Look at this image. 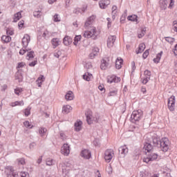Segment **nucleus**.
Masks as SVG:
<instances>
[{
	"label": "nucleus",
	"instance_id": "1",
	"mask_svg": "<svg viewBox=\"0 0 177 177\" xmlns=\"http://www.w3.org/2000/svg\"><path fill=\"white\" fill-rule=\"evenodd\" d=\"M145 140L147 143H150L152 146L155 147H160L162 151L164 153H167L169 149V140L167 138H162L160 140H158V138L157 137V134L147 135Z\"/></svg>",
	"mask_w": 177,
	"mask_h": 177
},
{
	"label": "nucleus",
	"instance_id": "2",
	"mask_svg": "<svg viewBox=\"0 0 177 177\" xmlns=\"http://www.w3.org/2000/svg\"><path fill=\"white\" fill-rule=\"evenodd\" d=\"M143 118V111L140 109L133 111L131 115V122H139Z\"/></svg>",
	"mask_w": 177,
	"mask_h": 177
},
{
	"label": "nucleus",
	"instance_id": "3",
	"mask_svg": "<svg viewBox=\"0 0 177 177\" xmlns=\"http://www.w3.org/2000/svg\"><path fill=\"white\" fill-rule=\"evenodd\" d=\"M88 30L84 31L83 36L84 38H93V39H96V28L91 27V29H88Z\"/></svg>",
	"mask_w": 177,
	"mask_h": 177
},
{
	"label": "nucleus",
	"instance_id": "4",
	"mask_svg": "<svg viewBox=\"0 0 177 177\" xmlns=\"http://www.w3.org/2000/svg\"><path fill=\"white\" fill-rule=\"evenodd\" d=\"M85 115L86 117L87 123L89 125H91V124H92V121H94L95 122H99V116H95V118H93L92 116V111L88 110L85 113Z\"/></svg>",
	"mask_w": 177,
	"mask_h": 177
},
{
	"label": "nucleus",
	"instance_id": "5",
	"mask_svg": "<svg viewBox=\"0 0 177 177\" xmlns=\"http://www.w3.org/2000/svg\"><path fill=\"white\" fill-rule=\"evenodd\" d=\"M158 158V154L153 152H150L147 158H145L143 159L144 162H147V164H149L150 161H156V160Z\"/></svg>",
	"mask_w": 177,
	"mask_h": 177
},
{
	"label": "nucleus",
	"instance_id": "6",
	"mask_svg": "<svg viewBox=\"0 0 177 177\" xmlns=\"http://www.w3.org/2000/svg\"><path fill=\"white\" fill-rule=\"evenodd\" d=\"M95 19H96L95 15H92L87 19L84 24V28H86V30L92 29V27H95L92 26L93 21H95Z\"/></svg>",
	"mask_w": 177,
	"mask_h": 177
},
{
	"label": "nucleus",
	"instance_id": "7",
	"mask_svg": "<svg viewBox=\"0 0 177 177\" xmlns=\"http://www.w3.org/2000/svg\"><path fill=\"white\" fill-rule=\"evenodd\" d=\"M114 156V151L113 149H107L104 153V160L106 162H110Z\"/></svg>",
	"mask_w": 177,
	"mask_h": 177
},
{
	"label": "nucleus",
	"instance_id": "8",
	"mask_svg": "<svg viewBox=\"0 0 177 177\" xmlns=\"http://www.w3.org/2000/svg\"><path fill=\"white\" fill-rule=\"evenodd\" d=\"M144 77L142 78V82L144 85H146L148 81H150V77H151V72L149 70H145L144 72Z\"/></svg>",
	"mask_w": 177,
	"mask_h": 177
},
{
	"label": "nucleus",
	"instance_id": "9",
	"mask_svg": "<svg viewBox=\"0 0 177 177\" xmlns=\"http://www.w3.org/2000/svg\"><path fill=\"white\" fill-rule=\"evenodd\" d=\"M110 64V58L105 57L101 61L100 68L102 70H106Z\"/></svg>",
	"mask_w": 177,
	"mask_h": 177
},
{
	"label": "nucleus",
	"instance_id": "10",
	"mask_svg": "<svg viewBox=\"0 0 177 177\" xmlns=\"http://www.w3.org/2000/svg\"><path fill=\"white\" fill-rule=\"evenodd\" d=\"M61 153L64 156H68L70 154V145L68 144H64L61 148Z\"/></svg>",
	"mask_w": 177,
	"mask_h": 177
},
{
	"label": "nucleus",
	"instance_id": "11",
	"mask_svg": "<svg viewBox=\"0 0 177 177\" xmlns=\"http://www.w3.org/2000/svg\"><path fill=\"white\" fill-rule=\"evenodd\" d=\"M81 157L85 158V160H89L91 157H92V153L88 149H84L81 151L80 153Z\"/></svg>",
	"mask_w": 177,
	"mask_h": 177
},
{
	"label": "nucleus",
	"instance_id": "12",
	"mask_svg": "<svg viewBox=\"0 0 177 177\" xmlns=\"http://www.w3.org/2000/svg\"><path fill=\"white\" fill-rule=\"evenodd\" d=\"M167 106L170 111H174V110H175V98L174 97L169 98Z\"/></svg>",
	"mask_w": 177,
	"mask_h": 177
},
{
	"label": "nucleus",
	"instance_id": "13",
	"mask_svg": "<svg viewBox=\"0 0 177 177\" xmlns=\"http://www.w3.org/2000/svg\"><path fill=\"white\" fill-rule=\"evenodd\" d=\"M30 37L28 35H25L22 39L21 44L24 46V48H27L28 46V44H30Z\"/></svg>",
	"mask_w": 177,
	"mask_h": 177
},
{
	"label": "nucleus",
	"instance_id": "14",
	"mask_svg": "<svg viewBox=\"0 0 177 177\" xmlns=\"http://www.w3.org/2000/svg\"><path fill=\"white\" fill-rule=\"evenodd\" d=\"M117 37L115 36H110L107 40V46L108 48H113L114 46V42H115Z\"/></svg>",
	"mask_w": 177,
	"mask_h": 177
},
{
	"label": "nucleus",
	"instance_id": "15",
	"mask_svg": "<svg viewBox=\"0 0 177 177\" xmlns=\"http://www.w3.org/2000/svg\"><path fill=\"white\" fill-rule=\"evenodd\" d=\"M110 5V0H100L99 1V6L100 9H106Z\"/></svg>",
	"mask_w": 177,
	"mask_h": 177
},
{
	"label": "nucleus",
	"instance_id": "16",
	"mask_svg": "<svg viewBox=\"0 0 177 177\" xmlns=\"http://www.w3.org/2000/svg\"><path fill=\"white\" fill-rule=\"evenodd\" d=\"M122 63H124V59L121 57H118L115 60V68L120 70L122 67Z\"/></svg>",
	"mask_w": 177,
	"mask_h": 177
},
{
	"label": "nucleus",
	"instance_id": "17",
	"mask_svg": "<svg viewBox=\"0 0 177 177\" xmlns=\"http://www.w3.org/2000/svg\"><path fill=\"white\" fill-rule=\"evenodd\" d=\"M153 147H156L147 142H145V143L144 144L143 149H144V150H146L148 153H150V151H151V150H153Z\"/></svg>",
	"mask_w": 177,
	"mask_h": 177
},
{
	"label": "nucleus",
	"instance_id": "18",
	"mask_svg": "<svg viewBox=\"0 0 177 177\" xmlns=\"http://www.w3.org/2000/svg\"><path fill=\"white\" fill-rule=\"evenodd\" d=\"M119 153L125 157V154L128 153V147L127 145L122 146L119 148Z\"/></svg>",
	"mask_w": 177,
	"mask_h": 177
},
{
	"label": "nucleus",
	"instance_id": "19",
	"mask_svg": "<svg viewBox=\"0 0 177 177\" xmlns=\"http://www.w3.org/2000/svg\"><path fill=\"white\" fill-rule=\"evenodd\" d=\"M63 42L66 46H68V45H71V44L73 43V39L68 36H65L63 39Z\"/></svg>",
	"mask_w": 177,
	"mask_h": 177
},
{
	"label": "nucleus",
	"instance_id": "20",
	"mask_svg": "<svg viewBox=\"0 0 177 177\" xmlns=\"http://www.w3.org/2000/svg\"><path fill=\"white\" fill-rule=\"evenodd\" d=\"M51 44L53 46V48H57L60 45V39L59 38H53L51 40Z\"/></svg>",
	"mask_w": 177,
	"mask_h": 177
},
{
	"label": "nucleus",
	"instance_id": "21",
	"mask_svg": "<svg viewBox=\"0 0 177 177\" xmlns=\"http://www.w3.org/2000/svg\"><path fill=\"white\" fill-rule=\"evenodd\" d=\"M146 49V45L143 43L140 44L138 46V50L136 51V53L137 55H139V53H143V51Z\"/></svg>",
	"mask_w": 177,
	"mask_h": 177
},
{
	"label": "nucleus",
	"instance_id": "22",
	"mask_svg": "<svg viewBox=\"0 0 177 177\" xmlns=\"http://www.w3.org/2000/svg\"><path fill=\"white\" fill-rule=\"evenodd\" d=\"M82 127V122L81 120L77 121L75 123V129L77 132H80L81 131V128Z\"/></svg>",
	"mask_w": 177,
	"mask_h": 177
},
{
	"label": "nucleus",
	"instance_id": "23",
	"mask_svg": "<svg viewBox=\"0 0 177 177\" xmlns=\"http://www.w3.org/2000/svg\"><path fill=\"white\" fill-rule=\"evenodd\" d=\"M66 100H73L74 99V93L72 91H68L65 95Z\"/></svg>",
	"mask_w": 177,
	"mask_h": 177
},
{
	"label": "nucleus",
	"instance_id": "24",
	"mask_svg": "<svg viewBox=\"0 0 177 177\" xmlns=\"http://www.w3.org/2000/svg\"><path fill=\"white\" fill-rule=\"evenodd\" d=\"M8 169H10V173L8 175V177H18V175L15 172L13 167H9Z\"/></svg>",
	"mask_w": 177,
	"mask_h": 177
},
{
	"label": "nucleus",
	"instance_id": "25",
	"mask_svg": "<svg viewBox=\"0 0 177 177\" xmlns=\"http://www.w3.org/2000/svg\"><path fill=\"white\" fill-rule=\"evenodd\" d=\"M73 110V108L70 105L64 106L62 108V113H68Z\"/></svg>",
	"mask_w": 177,
	"mask_h": 177
},
{
	"label": "nucleus",
	"instance_id": "26",
	"mask_svg": "<svg viewBox=\"0 0 177 177\" xmlns=\"http://www.w3.org/2000/svg\"><path fill=\"white\" fill-rule=\"evenodd\" d=\"M1 41H3V42H5V44H8V42H10V41H12V37H10V36L3 35L1 37Z\"/></svg>",
	"mask_w": 177,
	"mask_h": 177
},
{
	"label": "nucleus",
	"instance_id": "27",
	"mask_svg": "<svg viewBox=\"0 0 177 177\" xmlns=\"http://www.w3.org/2000/svg\"><path fill=\"white\" fill-rule=\"evenodd\" d=\"M14 23H16L17 21H19V20H20V19H21V12H19L16 14H15L14 15Z\"/></svg>",
	"mask_w": 177,
	"mask_h": 177
},
{
	"label": "nucleus",
	"instance_id": "28",
	"mask_svg": "<svg viewBox=\"0 0 177 177\" xmlns=\"http://www.w3.org/2000/svg\"><path fill=\"white\" fill-rule=\"evenodd\" d=\"M10 106L12 107H15V106H24V102H23V100H21V101H17L15 102H12L10 104Z\"/></svg>",
	"mask_w": 177,
	"mask_h": 177
},
{
	"label": "nucleus",
	"instance_id": "29",
	"mask_svg": "<svg viewBox=\"0 0 177 177\" xmlns=\"http://www.w3.org/2000/svg\"><path fill=\"white\" fill-rule=\"evenodd\" d=\"M160 8L162 9L165 10L168 6V1L167 0H162V1H160Z\"/></svg>",
	"mask_w": 177,
	"mask_h": 177
},
{
	"label": "nucleus",
	"instance_id": "30",
	"mask_svg": "<svg viewBox=\"0 0 177 177\" xmlns=\"http://www.w3.org/2000/svg\"><path fill=\"white\" fill-rule=\"evenodd\" d=\"M161 56H162V51H160V53L157 54L156 57L153 59L154 63H160V60H161Z\"/></svg>",
	"mask_w": 177,
	"mask_h": 177
},
{
	"label": "nucleus",
	"instance_id": "31",
	"mask_svg": "<svg viewBox=\"0 0 177 177\" xmlns=\"http://www.w3.org/2000/svg\"><path fill=\"white\" fill-rule=\"evenodd\" d=\"M44 75H41L40 77H39L37 78V80H36V83L37 84L38 86L40 87L42 82H44Z\"/></svg>",
	"mask_w": 177,
	"mask_h": 177
},
{
	"label": "nucleus",
	"instance_id": "32",
	"mask_svg": "<svg viewBox=\"0 0 177 177\" xmlns=\"http://www.w3.org/2000/svg\"><path fill=\"white\" fill-rule=\"evenodd\" d=\"M24 113L26 117H28L31 114V107L28 106L25 110H24Z\"/></svg>",
	"mask_w": 177,
	"mask_h": 177
},
{
	"label": "nucleus",
	"instance_id": "33",
	"mask_svg": "<svg viewBox=\"0 0 177 177\" xmlns=\"http://www.w3.org/2000/svg\"><path fill=\"white\" fill-rule=\"evenodd\" d=\"M127 19L130 21H138V15H130L127 17Z\"/></svg>",
	"mask_w": 177,
	"mask_h": 177
},
{
	"label": "nucleus",
	"instance_id": "34",
	"mask_svg": "<svg viewBox=\"0 0 177 177\" xmlns=\"http://www.w3.org/2000/svg\"><path fill=\"white\" fill-rule=\"evenodd\" d=\"M48 130L45 127H41L39 129V133L41 135V136H45V133H46V131Z\"/></svg>",
	"mask_w": 177,
	"mask_h": 177
},
{
	"label": "nucleus",
	"instance_id": "35",
	"mask_svg": "<svg viewBox=\"0 0 177 177\" xmlns=\"http://www.w3.org/2000/svg\"><path fill=\"white\" fill-rule=\"evenodd\" d=\"M91 78H92V74L87 73L83 75V79L86 81H91Z\"/></svg>",
	"mask_w": 177,
	"mask_h": 177
},
{
	"label": "nucleus",
	"instance_id": "36",
	"mask_svg": "<svg viewBox=\"0 0 177 177\" xmlns=\"http://www.w3.org/2000/svg\"><path fill=\"white\" fill-rule=\"evenodd\" d=\"M81 38H82L81 35H77L75 37L73 44L74 45H75V46L78 45V42L79 41H81Z\"/></svg>",
	"mask_w": 177,
	"mask_h": 177
},
{
	"label": "nucleus",
	"instance_id": "37",
	"mask_svg": "<svg viewBox=\"0 0 177 177\" xmlns=\"http://www.w3.org/2000/svg\"><path fill=\"white\" fill-rule=\"evenodd\" d=\"M33 16L35 17H37V19H39V17H41V16H42V12H41V10H38L37 11H35L33 12Z\"/></svg>",
	"mask_w": 177,
	"mask_h": 177
},
{
	"label": "nucleus",
	"instance_id": "38",
	"mask_svg": "<svg viewBox=\"0 0 177 177\" xmlns=\"http://www.w3.org/2000/svg\"><path fill=\"white\" fill-rule=\"evenodd\" d=\"M15 80H17L19 82H21L23 81V75H21V73H17Z\"/></svg>",
	"mask_w": 177,
	"mask_h": 177
},
{
	"label": "nucleus",
	"instance_id": "39",
	"mask_svg": "<svg viewBox=\"0 0 177 177\" xmlns=\"http://www.w3.org/2000/svg\"><path fill=\"white\" fill-rule=\"evenodd\" d=\"M140 177H151V174H150L149 172L140 171Z\"/></svg>",
	"mask_w": 177,
	"mask_h": 177
},
{
	"label": "nucleus",
	"instance_id": "40",
	"mask_svg": "<svg viewBox=\"0 0 177 177\" xmlns=\"http://www.w3.org/2000/svg\"><path fill=\"white\" fill-rule=\"evenodd\" d=\"M165 38V41H167V42H168L169 44H174V42H175V38L174 37H166Z\"/></svg>",
	"mask_w": 177,
	"mask_h": 177
},
{
	"label": "nucleus",
	"instance_id": "41",
	"mask_svg": "<svg viewBox=\"0 0 177 177\" xmlns=\"http://www.w3.org/2000/svg\"><path fill=\"white\" fill-rule=\"evenodd\" d=\"M26 57L28 60H30V59H34V51L32 50L28 52Z\"/></svg>",
	"mask_w": 177,
	"mask_h": 177
},
{
	"label": "nucleus",
	"instance_id": "42",
	"mask_svg": "<svg viewBox=\"0 0 177 177\" xmlns=\"http://www.w3.org/2000/svg\"><path fill=\"white\" fill-rule=\"evenodd\" d=\"M43 38H45L46 39V38H49V37H50V32H49V31H48V30H46L42 35Z\"/></svg>",
	"mask_w": 177,
	"mask_h": 177
},
{
	"label": "nucleus",
	"instance_id": "43",
	"mask_svg": "<svg viewBox=\"0 0 177 177\" xmlns=\"http://www.w3.org/2000/svg\"><path fill=\"white\" fill-rule=\"evenodd\" d=\"M6 34L7 35H13L15 34V32L13 31V28H7L6 29Z\"/></svg>",
	"mask_w": 177,
	"mask_h": 177
},
{
	"label": "nucleus",
	"instance_id": "44",
	"mask_svg": "<svg viewBox=\"0 0 177 177\" xmlns=\"http://www.w3.org/2000/svg\"><path fill=\"white\" fill-rule=\"evenodd\" d=\"M145 34H146V28H143L141 30L140 33H138V38H142V37H145Z\"/></svg>",
	"mask_w": 177,
	"mask_h": 177
},
{
	"label": "nucleus",
	"instance_id": "45",
	"mask_svg": "<svg viewBox=\"0 0 177 177\" xmlns=\"http://www.w3.org/2000/svg\"><path fill=\"white\" fill-rule=\"evenodd\" d=\"M24 125L26 127V128H29L30 129L32 128V126H31V124H30V122L28 121H25L24 122Z\"/></svg>",
	"mask_w": 177,
	"mask_h": 177
},
{
	"label": "nucleus",
	"instance_id": "46",
	"mask_svg": "<svg viewBox=\"0 0 177 177\" xmlns=\"http://www.w3.org/2000/svg\"><path fill=\"white\" fill-rule=\"evenodd\" d=\"M21 92H23V88H17L15 89V95H20V93H21Z\"/></svg>",
	"mask_w": 177,
	"mask_h": 177
},
{
	"label": "nucleus",
	"instance_id": "47",
	"mask_svg": "<svg viewBox=\"0 0 177 177\" xmlns=\"http://www.w3.org/2000/svg\"><path fill=\"white\" fill-rule=\"evenodd\" d=\"M92 53H94L96 56H97V53H99V48L94 47L92 50Z\"/></svg>",
	"mask_w": 177,
	"mask_h": 177
},
{
	"label": "nucleus",
	"instance_id": "48",
	"mask_svg": "<svg viewBox=\"0 0 177 177\" xmlns=\"http://www.w3.org/2000/svg\"><path fill=\"white\" fill-rule=\"evenodd\" d=\"M126 17H127V13L122 14L120 17V23H124L125 21Z\"/></svg>",
	"mask_w": 177,
	"mask_h": 177
},
{
	"label": "nucleus",
	"instance_id": "49",
	"mask_svg": "<svg viewBox=\"0 0 177 177\" xmlns=\"http://www.w3.org/2000/svg\"><path fill=\"white\" fill-rule=\"evenodd\" d=\"M46 164V165H48V167H50V165H53V160L47 159Z\"/></svg>",
	"mask_w": 177,
	"mask_h": 177
},
{
	"label": "nucleus",
	"instance_id": "50",
	"mask_svg": "<svg viewBox=\"0 0 177 177\" xmlns=\"http://www.w3.org/2000/svg\"><path fill=\"white\" fill-rule=\"evenodd\" d=\"M173 30L174 31L177 32V21L176 20L173 21Z\"/></svg>",
	"mask_w": 177,
	"mask_h": 177
},
{
	"label": "nucleus",
	"instance_id": "51",
	"mask_svg": "<svg viewBox=\"0 0 177 177\" xmlns=\"http://www.w3.org/2000/svg\"><path fill=\"white\" fill-rule=\"evenodd\" d=\"M26 52H28V50L26 49V48H25V49H24V48H21V49L19 50V55H20L21 56H23V55H24V54L26 53Z\"/></svg>",
	"mask_w": 177,
	"mask_h": 177
},
{
	"label": "nucleus",
	"instance_id": "52",
	"mask_svg": "<svg viewBox=\"0 0 177 177\" xmlns=\"http://www.w3.org/2000/svg\"><path fill=\"white\" fill-rule=\"evenodd\" d=\"M38 63V61L34 60L33 62L29 64L30 67H35L36 64Z\"/></svg>",
	"mask_w": 177,
	"mask_h": 177
},
{
	"label": "nucleus",
	"instance_id": "53",
	"mask_svg": "<svg viewBox=\"0 0 177 177\" xmlns=\"http://www.w3.org/2000/svg\"><path fill=\"white\" fill-rule=\"evenodd\" d=\"M147 56H149V50H146L142 54L143 59H147Z\"/></svg>",
	"mask_w": 177,
	"mask_h": 177
},
{
	"label": "nucleus",
	"instance_id": "54",
	"mask_svg": "<svg viewBox=\"0 0 177 177\" xmlns=\"http://www.w3.org/2000/svg\"><path fill=\"white\" fill-rule=\"evenodd\" d=\"M136 70V66H135V61L131 62V71L133 73Z\"/></svg>",
	"mask_w": 177,
	"mask_h": 177
},
{
	"label": "nucleus",
	"instance_id": "55",
	"mask_svg": "<svg viewBox=\"0 0 177 177\" xmlns=\"http://www.w3.org/2000/svg\"><path fill=\"white\" fill-rule=\"evenodd\" d=\"M115 95H117V91L115 89L109 92V96H115Z\"/></svg>",
	"mask_w": 177,
	"mask_h": 177
},
{
	"label": "nucleus",
	"instance_id": "56",
	"mask_svg": "<svg viewBox=\"0 0 177 177\" xmlns=\"http://www.w3.org/2000/svg\"><path fill=\"white\" fill-rule=\"evenodd\" d=\"M59 136H60V138L62 140H66L67 137L66 136V134H64V133H60Z\"/></svg>",
	"mask_w": 177,
	"mask_h": 177
},
{
	"label": "nucleus",
	"instance_id": "57",
	"mask_svg": "<svg viewBox=\"0 0 177 177\" xmlns=\"http://www.w3.org/2000/svg\"><path fill=\"white\" fill-rule=\"evenodd\" d=\"M21 177H30V174H28V173L24 171L21 173Z\"/></svg>",
	"mask_w": 177,
	"mask_h": 177
},
{
	"label": "nucleus",
	"instance_id": "58",
	"mask_svg": "<svg viewBox=\"0 0 177 177\" xmlns=\"http://www.w3.org/2000/svg\"><path fill=\"white\" fill-rule=\"evenodd\" d=\"M54 21L55 22L60 21V19H59V15L55 14L54 15Z\"/></svg>",
	"mask_w": 177,
	"mask_h": 177
},
{
	"label": "nucleus",
	"instance_id": "59",
	"mask_svg": "<svg viewBox=\"0 0 177 177\" xmlns=\"http://www.w3.org/2000/svg\"><path fill=\"white\" fill-rule=\"evenodd\" d=\"M175 5V0H170V3L169 5V8L171 9L172 8V6Z\"/></svg>",
	"mask_w": 177,
	"mask_h": 177
},
{
	"label": "nucleus",
	"instance_id": "60",
	"mask_svg": "<svg viewBox=\"0 0 177 177\" xmlns=\"http://www.w3.org/2000/svg\"><path fill=\"white\" fill-rule=\"evenodd\" d=\"M26 66V64L24 62H20L18 64L17 68H22V67H24Z\"/></svg>",
	"mask_w": 177,
	"mask_h": 177
},
{
	"label": "nucleus",
	"instance_id": "61",
	"mask_svg": "<svg viewBox=\"0 0 177 177\" xmlns=\"http://www.w3.org/2000/svg\"><path fill=\"white\" fill-rule=\"evenodd\" d=\"M115 10H117V7L116 6H113L112 7V15H115V13H117V11Z\"/></svg>",
	"mask_w": 177,
	"mask_h": 177
},
{
	"label": "nucleus",
	"instance_id": "62",
	"mask_svg": "<svg viewBox=\"0 0 177 177\" xmlns=\"http://www.w3.org/2000/svg\"><path fill=\"white\" fill-rule=\"evenodd\" d=\"M19 164H21V165H24L26 163V160H24V158H21L19 160Z\"/></svg>",
	"mask_w": 177,
	"mask_h": 177
},
{
	"label": "nucleus",
	"instance_id": "63",
	"mask_svg": "<svg viewBox=\"0 0 177 177\" xmlns=\"http://www.w3.org/2000/svg\"><path fill=\"white\" fill-rule=\"evenodd\" d=\"M19 28H23V26H24V21H21L18 24Z\"/></svg>",
	"mask_w": 177,
	"mask_h": 177
},
{
	"label": "nucleus",
	"instance_id": "64",
	"mask_svg": "<svg viewBox=\"0 0 177 177\" xmlns=\"http://www.w3.org/2000/svg\"><path fill=\"white\" fill-rule=\"evenodd\" d=\"M175 56H177V44L175 46L174 49L173 50Z\"/></svg>",
	"mask_w": 177,
	"mask_h": 177
}]
</instances>
